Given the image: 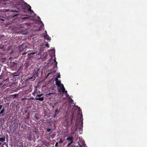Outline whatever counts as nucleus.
I'll use <instances>...</instances> for the list:
<instances>
[{"instance_id": "obj_1", "label": "nucleus", "mask_w": 147, "mask_h": 147, "mask_svg": "<svg viewBox=\"0 0 147 147\" xmlns=\"http://www.w3.org/2000/svg\"><path fill=\"white\" fill-rule=\"evenodd\" d=\"M11 73L10 72H5L2 74L0 75V79H3L2 81H0V87H1V85L5 82V83L8 82L9 81L10 76H11Z\"/></svg>"}, {"instance_id": "obj_2", "label": "nucleus", "mask_w": 147, "mask_h": 147, "mask_svg": "<svg viewBox=\"0 0 147 147\" xmlns=\"http://www.w3.org/2000/svg\"><path fill=\"white\" fill-rule=\"evenodd\" d=\"M40 72L39 68L38 67H35L34 69V73L32 74V76L29 78V80L32 81H34L36 78L38 76Z\"/></svg>"}, {"instance_id": "obj_3", "label": "nucleus", "mask_w": 147, "mask_h": 147, "mask_svg": "<svg viewBox=\"0 0 147 147\" xmlns=\"http://www.w3.org/2000/svg\"><path fill=\"white\" fill-rule=\"evenodd\" d=\"M33 61L30 57L27 59L24 65L25 68L28 67L33 63Z\"/></svg>"}, {"instance_id": "obj_4", "label": "nucleus", "mask_w": 147, "mask_h": 147, "mask_svg": "<svg viewBox=\"0 0 147 147\" xmlns=\"http://www.w3.org/2000/svg\"><path fill=\"white\" fill-rule=\"evenodd\" d=\"M18 64L17 63L14 61L10 62V67L13 69L16 70L18 67Z\"/></svg>"}, {"instance_id": "obj_5", "label": "nucleus", "mask_w": 147, "mask_h": 147, "mask_svg": "<svg viewBox=\"0 0 147 147\" xmlns=\"http://www.w3.org/2000/svg\"><path fill=\"white\" fill-rule=\"evenodd\" d=\"M28 139L30 141H33L35 142L36 140V137L34 134H30Z\"/></svg>"}, {"instance_id": "obj_6", "label": "nucleus", "mask_w": 147, "mask_h": 147, "mask_svg": "<svg viewBox=\"0 0 147 147\" xmlns=\"http://www.w3.org/2000/svg\"><path fill=\"white\" fill-rule=\"evenodd\" d=\"M58 87L59 88H58V90H59V92L61 90L62 91V92L63 93H65V89L63 84H60L58 86Z\"/></svg>"}, {"instance_id": "obj_7", "label": "nucleus", "mask_w": 147, "mask_h": 147, "mask_svg": "<svg viewBox=\"0 0 147 147\" xmlns=\"http://www.w3.org/2000/svg\"><path fill=\"white\" fill-rule=\"evenodd\" d=\"M80 147H87L86 146L84 141H80L78 144Z\"/></svg>"}, {"instance_id": "obj_8", "label": "nucleus", "mask_w": 147, "mask_h": 147, "mask_svg": "<svg viewBox=\"0 0 147 147\" xmlns=\"http://www.w3.org/2000/svg\"><path fill=\"white\" fill-rule=\"evenodd\" d=\"M5 111V107L2 105H0V114H2Z\"/></svg>"}, {"instance_id": "obj_9", "label": "nucleus", "mask_w": 147, "mask_h": 147, "mask_svg": "<svg viewBox=\"0 0 147 147\" xmlns=\"http://www.w3.org/2000/svg\"><path fill=\"white\" fill-rule=\"evenodd\" d=\"M41 142L42 145H44L47 146H49L50 145L49 143L45 140H44L42 141Z\"/></svg>"}, {"instance_id": "obj_10", "label": "nucleus", "mask_w": 147, "mask_h": 147, "mask_svg": "<svg viewBox=\"0 0 147 147\" xmlns=\"http://www.w3.org/2000/svg\"><path fill=\"white\" fill-rule=\"evenodd\" d=\"M74 138L72 137H69L67 138L66 140L69 142L73 143Z\"/></svg>"}, {"instance_id": "obj_11", "label": "nucleus", "mask_w": 147, "mask_h": 147, "mask_svg": "<svg viewBox=\"0 0 147 147\" xmlns=\"http://www.w3.org/2000/svg\"><path fill=\"white\" fill-rule=\"evenodd\" d=\"M56 84L57 86H58L60 84H61V82L60 81H59L57 78H56L55 79Z\"/></svg>"}, {"instance_id": "obj_12", "label": "nucleus", "mask_w": 147, "mask_h": 147, "mask_svg": "<svg viewBox=\"0 0 147 147\" xmlns=\"http://www.w3.org/2000/svg\"><path fill=\"white\" fill-rule=\"evenodd\" d=\"M28 12H30V15H31V14L34 13V11H33V10H31V7L30 5H28Z\"/></svg>"}, {"instance_id": "obj_13", "label": "nucleus", "mask_w": 147, "mask_h": 147, "mask_svg": "<svg viewBox=\"0 0 147 147\" xmlns=\"http://www.w3.org/2000/svg\"><path fill=\"white\" fill-rule=\"evenodd\" d=\"M35 99L36 100H38L40 101H43L44 100V98L43 97H39L38 98H36Z\"/></svg>"}, {"instance_id": "obj_14", "label": "nucleus", "mask_w": 147, "mask_h": 147, "mask_svg": "<svg viewBox=\"0 0 147 147\" xmlns=\"http://www.w3.org/2000/svg\"><path fill=\"white\" fill-rule=\"evenodd\" d=\"M18 75H19L18 73H12V74H11L10 76H18Z\"/></svg>"}, {"instance_id": "obj_15", "label": "nucleus", "mask_w": 147, "mask_h": 147, "mask_svg": "<svg viewBox=\"0 0 147 147\" xmlns=\"http://www.w3.org/2000/svg\"><path fill=\"white\" fill-rule=\"evenodd\" d=\"M54 61L55 62V65L53 66V68H54L55 67H56L57 66V62L56 61L55 59H54Z\"/></svg>"}, {"instance_id": "obj_16", "label": "nucleus", "mask_w": 147, "mask_h": 147, "mask_svg": "<svg viewBox=\"0 0 147 147\" xmlns=\"http://www.w3.org/2000/svg\"><path fill=\"white\" fill-rule=\"evenodd\" d=\"M65 95L68 98H70V97L69 96V95L67 93V91H65Z\"/></svg>"}, {"instance_id": "obj_17", "label": "nucleus", "mask_w": 147, "mask_h": 147, "mask_svg": "<svg viewBox=\"0 0 147 147\" xmlns=\"http://www.w3.org/2000/svg\"><path fill=\"white\" fill-rule=\"evenodd\" d=\"M44 26V25L43 24H42L39 27L38 30H41V29L43 28Z\"/></svg>"}, {"instance_id": "obj_18", "label": "nucleus", "mask_w": 147, "mask_h": 147, "mask_svg": "<svg viewBox=\"0 0 147 147\" xmlns=\"http://www.w3.org/2000/svg\"><path fill=\"white\" fill-rule=\"evenodd\" d=\"M20 105L19 103H18L16 105V108L17 109H20V107L19 106V105Z\"/></svg>"}, {"instance_id": "obj_19", "label": "nucleus", "mask_w": 147, "mask_h": 147, "mask_svg": "<svg viewBox=\"0 0 147 147\" xmlns=\"http://www.w3.org/2000/svg\"><path fill=\"white\" fill-rule=\"evenodd\" d=\"M18 94H12L11 96L14 97L15 98H16L18 96Z\"/></svg>"}, {"instance_id": "obj_20", "label": "nucleus", "mask_w": 147, "mask_h": 147, "mask_svg": "<svg viewBox=\"0 0 147 147\" xmlns=\"http://www.w3.org/2000/svg\"><path fill=\"white\" fill-rule=\"evenodd\" d=\"M59 113V112H58V109H57L55 110V115L54 117H55L56 115H57Z\"/></svg>"}, {"instance_id": "obj_21", "label": "nucleus", "mask_w": 147, "mask_h": 147, "mask_svg": "<svg viewBox=\"0 0 147 147\" xmlns=\"http://www.w3.org/2000/svg\"><path fill=\"white\" fill-rule=\"evenodd\" d=\"M21 48H22L23 49L22 50H24V46L22 45H20V51H21Z\"/></svg>"}, {"instance_id": "obj_22", "label": "nucleus", "mask_w": 147, "mask_h": 147, "mask_svg": "<svg viewBox=\"0 0 147 147\" xmlns=\"http://www.w3.org/2000/svg\"><path fill=\"white\" fill-rule=\"evenodd\" d=\"M29 18H29L26 17H24V18H23L22 19H23V20L25 21L27 20H28L29 19Z\"/></svg>"}, {"instance_id": "obj_23", "label": "nucleus", "mask_w": 147, "mask_h": 147, "mask_svg": "<svg viewBox=\"0 0 147 147\" xmlns=\"http://www.w3.org/2000/svg\"><path fill=\"white\" fill-rule=\"evenodd\" d=\"M20 11V9H18L17 10L13 9L12 10V11L13 12H18Z\"/></svg>"}, {"instance_id": "obj_24", "label": "nucleus", "mask_w": 147, "mask_h": 147, "mask_svg": "<svg viewBox=\"0 0 147 147\" xmlns=\"http://www.w3.org/2000/svg\"><path fill=\"white\" fill-rule=\"evenodd\" d=\"M46 131L47 132H49L52 131H51V128H48L47 129Z\"/></svg>"}, {"instance_id": "obj_25", "label": "nucleus", "mask_w": 147, "mask_h": 147, "mask_svg": "<svg viewBox=\"0 0 147 147\" xmlns=\"http://www.w3.org/2000/svg\"><path fill=\"white\" fill-rule=\"evenodd\" d=\"M23 69V66L22 65L18 69L19 70H22Z\"/></svg>"}, {"instance_id": "obj_26", "label": "nucleus", "mask_w": 147, "mask_h": 147, "mask_svg": "<svg viewBox=\"0 0 147 147\" xmlns=\"http://www.w3.org/2000/svg\"><path fill=\"white\" fill-rule=\"evenodd\" d=\"M57 78H60V75L59 73L57 75Z\"/></svg>"}, {"instance_id": "obj_27", "label": "nucleus", "mask_w": 147, "mask_h": 147, "mask_svg": "<svg viewBox=\"0 0 147 147\" xmlns=\"http://www.w3.org/2000/svg\"><path fill=\"white\" fill-rule=\"evenodd\" d=\"M26 98H22L21 99V100L23 101V102H25L26 101Z\"/></svg>"}, {"instance_id": "obj_28", "label": "nucleus", "mask_w": 147, "mask_h": 147, "mask_svg": "<svg viewBox=\"0 0 147 147\" xmlns=\"http://www.w3.org/2000/svg\"><path fill=\"white\" fill-rule=\"evenodd\" d=\"M70 99V102L72 103H73V102H74V100H73V99L71 98H69Z\"/></svg>"}, {"instance_id": "obj_29", "label": "nucleus", "mask_w": 147, "mask_h": 147, "mask_svg": "<svg viewBox=\"0 0 147 147\" xmlns=\"http://www.w3.org/2000/svg\"><path fill=\"white\" fill-rule=\"evenodd\" d=\"M73 116H74V115L73 114L72 115V117L71 119V123H72V122H73Z\"/></svg>"}, {"instance_id": "obj_30", "label": "nucleus", "mask_w": 147, "mask_h": 147, "mask_svg": "<svg viewBox=\"0 0 147 147\" xmlns=\"http://www.w3.org/2000/svg\"><path fill=\"white\" fill-rule=\"evenodd\" d=\"M45 46L46 47H47L48 48H49V45L48 43H47L45 44Z\"/></svg>"}, {"instance_id": "obj_31", "label": "nucleus", "mask_w": 147, "mask_h": 147, "mask_svg": "<svg viewBox=\"0 0 147 147\" xmlns=\"http://www.w3.org/2000/svg\"><path fill=\"white\" fill-rule=\"evenodd\" d=\"M42 95V94H37L36 95V96H38L39 97H41Z\"/></svg>"}, {"instance_id": "obj_32", "label": "nucleus", "mask_w": 147, "mask_h": 147, "mask_svg": "<svg viewBox=\"0 0 147 147\" xmlns=\"http://www.w3.org/2000/svg\"><path fill=\"white\" fill-rule=\"evenodd\" d=\"M63 142V141L61 139L60 140L59 143H62Z\"/></svg>"}, {"instance_id": "obj_33", "label": "nucleus", "mask_w": 147, "mask_h": 147, "mask_svg": "<svg viewBox=\"0 0 147 147\" xmlns=\"http://www.w3.org/2000/svg\"><path fill=\"white\" fill-rule=\"evenodd\" d=\"M58 142H57L56 143H55V147H57L58 146Z\"/></svg>"}, {"instance_id": "obj_34", "label": "nucleus", "mask_w": 147, "mask_h": 147, "mask_svg": "<svg viewBox=\"0 0 147 147\" xmlns=\"http://www.w3.org/2000/svg\"><path fill=\"white\" fill-rule=\"evenodd\" d=\"M72 143H71V142H69V143L68 144H67V146H69Z\"/></svg>"}, {"instance_id": "obj_35", "label": "nucleus", "mask_w": 147, "mask_h": 147, "mask_svg": "<svg viewBox=\"0 0 147 147\" xmlns=\"http://www.w3.org/2000/svg\"><path fill=\"white\" fill-rule=\"evenodd\" d=\"M5 145H6V146H7V147H8V146H7V144H6V142H4V144H3V145H5Z\"/></svg>"}, {"instance_id": "obj_36", "label": "nucleus", "mask_w": 147, "mask_h": 147, "mask_svg": "<svg viewBox=\"0 0 147 147\" xmlns=\"http://www.w3.org/2000/svg\"><path fill=\"white\" fill-rule=\"evenodd\" d=\"M80 119H81L82 118V117H83V115H82V114H81L80 115Z\"/></svg>"}, {"instance_id": "obj_37", "label": "nucleus", "mask_w": 147, "mask_h": 147, "mask_svg": "<svg viewBox=\"0 0 147 147\" xmlns=\"http://www.w3.org/2000/svg\"><path fill=\"white\" fill-rule=\"evenodd\" d=\"M34 118H36V119H38V117L37 116H35L34 117Z\"/></svg>"}, {"instance_id": "obj_38", "label": "nucleus", "mask_w": 147, "mask_h": 147, "mask_svg": "<svg viewBox=\"0 0 147 147\" xmlns=\"http://www.w3.org/2000/svg\"><path fill=\"white\" fill-rule=\"evenodd\" d=\"M35 53L34 52H33L32 53L30 54V55H33Z\"/></svg>"}, {"instance_id": "obj_39", "label": "nucleus", "mask_w": 147, "mask_h": 147, "mask_svg": "<svg viewBox=\"0 0 147 147\" xmlns=\"http://www.w3.org/2000/svg\"><path fill=\"white\" fill-rule=\"evenodd\" d=\"M83 123V121H82V120L81 122V124L82 125V127Z\"/></svg>"}, {"instance_id": "obj_40", "label": "nucleus", "mask_w": 147, "mask_h": 147, "mask_svg": "<svg viewBox=\"0 0 147 147\" xmlns=\"http://www.w3.org/2000/svg\"><path fill=\"white\" fill-rule=\"evenodd\" d=\"M75 126H77V121H76V122Z\"/></svg>"}, {"instance_id": "obj_41", "label": "nucleus", "mask_w": 147, "mask_h": 147, "mask_svg": "<svg viewBox=\"0 0 147 147\" xmlns=\"http://www.w3.org/2000/svg\"><path fill=\"white\" fill-rule=\"evenodd\" d=\"M5 84H4L3 85V86H5Z\"/></svg>"}, {"instance_id": "obj_42", "label": "nucleus", "mask_w": 147, "mask_h": 147, "mask_svg": "<svg viewBox=\"0 0 147 147\" xmlns=\"http://www.w3.org/2000/svg\"><path fill=\"white\" fill-rule=\"evenodd\" d=\"M33 132H35V133H36V131H33Z\"/></svg>"}, {"instance_id": "obj_43", "label": "nucleus", "mask_w": 147, "mask_h": 147, "mask_svg": "<svg viewBox=\"0 0 147 147\" xmlns=\"http://www.w3.org/2000/svg\"><path fill=\"white\" fill-rule=\"evenodd\" d=\"M3 21H4V20H2V19H1Z\"/></svg>"}, {"instance_id": "obj_44", "label": "nucleus", "mask_w": 147, "mask_h": 147, "mask_svg": "<svg viewBox=\"0 0 147 147\" xmlns=\"http://www.w3.org/2000/svg\"><path fill=\"white\" fill-rule=\"evenodd\" d=\"M23 53V54H25V53ZM22 55H23V54Z\"/></svg>"}, {"instance_id": "obj_45", "label": "nucleus", "mask_w": 147, "mask_h": 147, "mask_svg": "<svg viewBox=\"0 0 147 147\" xmlns=\"http://www.w3.org/2000/svg\"><path fill=\"white\" fill-rule=\"evenodd\" d=\"M80 110H81V109H79V111H80Z\"/></svg>"}, {"instance_id": "obj_46", "label": "nucleus", "mask_w": 147, "mask_h": 147, "mask_svg": "<svg viewBox=\"0 0 147 147\" xmlns=\"http://www.w3.org/2000/svg\"><path fill=\"white\" fill-rule=\"evenodd\" d=\"M26 46H25V48H26Z\"/></svg>"}]
</instances>
